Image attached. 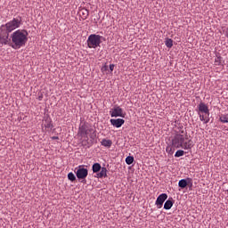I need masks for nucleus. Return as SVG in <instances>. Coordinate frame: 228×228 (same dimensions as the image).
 <instances>
[{
    "label": "nucleus",
    "instance_id": "39448f33",
    "mask_svg": "<svg viewBox=\"0 0 228 228\" xmlns=\"http://www.w3.org/2000/svg\"><path fill=\"white\" fill-rule=\"evenodd\" d=\"M102 37L96 34H91L87 40V46L89 49H96L97 47H100L102 44Z\"/></svg>",
    "mask_w": 228,
    "mask_h": 228
},
{
    "label": "nucleus",
    "instance_id": "b1692460",
    "mask_svg": "<svg viewBox=\"0 0 228 228\" xmlns=\"http://www.w3.org/2000/svg\"><path fill=\"white\" fill-rule=\"evenodd\" d=\"M224 37H226V38H228V27L226 28H224Z\"/></svg>",
    "mask_w": 228,
    "mask_h": 228
},
{
    "label": "nucleus",
    "instance_id": "a211bd4d",
    "mask_svg": "<svg viewBox=\"0 0 228 228\" xmlns=\"http://www.w3.org/2000/svg\"><path fill=\"white\" fill-rule=\"evenodd\" d=\"M178 186L182 189H184L188 186V183H187V180L186 179H181L179 181V183H178Z\"/></svg>",
    "mask_w": 228,
    "mask_h": 228
},
{
    "label": "nucleus",
    "instance_id": "4468645a",
    "mask_svg": "<svg viewBox=\"0 0 228 228\" xmlns=\"http://www.w3.org/2000/svg\"><path fill=\"white\" fill-rule=\"evenodd\" d=\"M107 168L105 167H102L101 168V172L100 173H97V177L98 178H103V177H107Z\"/></svg>",
    "mask_w": 228,
    "mask_h": 228
},
{
    "label": "nucleus",
    "instance_id": "5701e85b",
    "mask_svg": "<svg viewBox=\"0 0 228 228\" xmlns=\"http://www.w3.org/2000/svg\"><path fill=\"white\" fill-rule=\"evenodd\" d=\"M68 179L71 182H75L76 181V176L72 172H69L68 174Z\"/></svg>",
    "mask_w": 228,
    "mask_h": 228
},
{
    "label": "nucleus",
    "instance_id": "423d86ee",
    "mask_svg": "<svg viewBox=\"0 0 228 228\" xmlns=\"http://www.w3.org/2000/svg\"><path fill=\"white\" fill-rule=\"evenodd\" d=\"M110 114L111 118H125L126 113H124L123 109L120 106L116 105L110 111Z\"/></svg>",
    "mask_w": 228,
    "mask_h": 228
},
{
    "label": "nucleus",
    "instance_id": "f8f14e48",
    "mask_svg": "<svg viewBox=\"0 0 228 228\" xmlns=\"http://www.w3.org/2000/svg\"><path fill=\"white\" fill-rule=\"evenodd\" d=\"M79 15H80L81 19H83V20H86V19H87V17L89 15V11L86 8H82L79 11Z\"/></svg>",
    "mask_w": 228,
    "mask_h": 228
},
{
    "label": "nucleus",
    "instance_id": "6e6552de",
    "mask_svg": "<svg viewBox=\"0 0 228 228\" xmlns=\"http://www.w3.org/2000/svg\"><path fill=\"white\" fill-rule=\"evenodd\" d=\"M168 196L167 193H161L156 200V206L158 207V208H161L163 204L165 203V201L167 200Z\"/></svg>",
    "mask_w": 228,
    "mask_h": 228
},
{
    "label": "nucleus",
    "instance_id": "1a4fd4ad",
    "mask_svg": "<svg viewBox=\"0 0 228 228\" xmlns=\"http://www.w3.org/2000/svg\"><path fill=\"white\" fill-rule=\"evenodd\" d=\"M110 124L116 127L120 128L125 124V119L123 118H111Z\"/></svg>",
    "mask_w": 228,
    "mask_h": 228
},
{
    "label": "nucleus",
    "instance_id": "f257e3e1",
    "mask_svg": "<svg viewBox=\"0 0 228 228\" xmlns=\"http://www.w3.org/2000/svg\"><path fill=\"white\" fill-rule=\"evenodd\" d=\"M22 22L21 18H13L12 20L0 26V45H8L12 39V48L19 50L24 47L28 42V31L25 29H18ZM14 29H18L14 31ZM11 35V38L9 35Z\"/></svg>",
    "mask_w": 228,
    "mask_h": 228
},
{
    "label": "nucleus",
    "instance_id": "6ab92c4d",
    "mask_svg": "<svg viewBox=\"0 0 228 228\" xmlns=\"http://www.w3.org/2000/svg\"><path fill=\"white\" fill-rule=\"evenodd\" d=\"M214 65L215 66H221L222 65V57L221 56L216 57V60L214 61Z\"/></svg>",
    "mask_w": 228,
    "mask_h": 228
},
{
    "label": "nucleus",
    "instance_id": "bb28decb",
    "mask_svg": "<svg viewBox=\"0 0 228 228\" xmlns=\"http://www.w3.org/2000/svg\"><path fill=\"white\" fill-rule=\"evenodd\" d=\"M42 99H43V94H41V95L38 96V101H39V102H41Z\"/></svg>",
    "mask_w": 228,
    "mask_h": 228
},
{
    "label": "nucleus",
    "instance_id": "7ed1b4c3",
    "mask_svg": "<svg viewBox=\"0 0 228 228\" xmlns=\"http://www.w3.org/2000/svg\"><path fill=\"white\" fill-rule=\"evenodd\" d=\"M77 135L81 138H86V140L82 141L83 146H86V143H88V135H90L91 139H94L96 134L91 124L83 122L79 125Z\"/></svg>",
    "mask_w": 228,
    "mask_h": 228
},
{
    "label": "nucleus",
    "instance_id": "412c9836",
    "mask_svg": "<svg viewBox=\"0 0 228 228\" xmlns=\"http://www.w3.org/2000/svg\"><path fill=\"white\" fill-rule=\"evenodd\" d=\"M134 161V159L133 156H127L126 159V162L128 166L132 165Z\"/></svg>",
    "mask_w": 228,
    "mask_h": 228
},
{
    "label": "nucleus",
    "instance_id": "f03ea898",
    "mask_svg": "<svg viewBox=\"0 0 228 228\" xmlns=\"http://www.w3.org/2000/svg\"><path fill=\"white\" fill-rule=\"evenodd\" d=\"M188 140V134L187 131L184 129H180L176 131L175 135L172 139V144L176 149H183L185 151H189L192 148L191 140ZM187 141V142H185Z\"/></svg>",
    "mask_w": 228,
    "mask_h": 228
},
{
    "label": "nucleus",
    "instance_id": "dca6fc26",
    "mask_svg": "<svg viewBox=\"0 0 228 228\" xmlns=\"http://www.w3.org/2000/svg\"><path fill=\"white\" fill-rule=\"evenodd\" d=\"M102 166L100 163L96 162L93 165V173L97 174L101 171Z\"/></svg>",
    "mask_w": 228,
    "mask_h": 228
},
{
    "label": "nucleus",
    "instance_id": "9b49d317",
    "mask_svg": "<svg viewBox=\"0 0 228 228\" xmlns=\"http://www.w3.org/2000/svg\"><path fill=\"white\" fill-rule=\"evenodd\" d=\"M174 206V200L173 198H169L164 204V209L170 210Z\"/></svg>",
    "mask_w": 228,
    "mask_h": 228
},
{
    "label": "nucleus",
    "instance_id": "c85d7f7f",
    "mask_svg": "<svg viewBox=\"0 0 228 228\" xmlns=\"http://www.w3.org/2000/svg\"><path fill=\"white\" fill-rule=\"evenodd\" d=\"M187 180L191 181V178H187Z\"/></svg>",
    "mask_w": 228,
    "mask_h": 228
},
{
    "label": "nucleus",
    "instance_id": "cd10ccee",
    "mask_svg": "<svg viewBox=\"0 0 228 228\" xmlns=\"http://www.w3.org/2000/svg\"><path fill=\"white\" fill-rule=\"evenodd\" d=\"M52 139L53 140H59V137L58 136H53Z\"/></svg>",
    "mask_w": 228,
    "mask_h": 228
},
{
    "label": "nucleus",
    "instance_id": "aec40b11",
    "mask_svg": "<svg viewBox=\"0 0 228 228\" xmlns=\"http://www.w3.org/2000/svg\"><path fill=\"white\" fill-rule=\"evenodd\" d=\"M174 44H173V40L171 38H167L166 40V46L168 48V49H171L173 47Z\"/></svg>",
    "mask_w": 228,
    "mask_h": 228
},
{
    "label": "nucleus",
    "instance_id": "9d476101",
    "mask_svg": "<svg viewBox=\"0 0 228 228\" xmlns=\"http://www.w3.org/2000/svg\"><path fill=\"white\" fill-rule=\"evenodd\" d=\"M44 122L45 129H53V125L52 124V118L49 116L45 117Z\"/></svg>",
    "mask_w": 228,
    "mask_h": 228
},
{
    "label": "nucleus",
    "instance_id": "20e7f679",
    "mask_svg": "<svg viewBox=\"0 0 228 228\" xmlns=\"http://www.w3.org/2000/svg\"><path fill=\"white\" fill-rule=\"evenodd\" d=\"M198 116H200V121L203 122V124L207 125L209 123L210 112L206 103L200 102V105H198Z\"/></svg>",
    "mask_w": 228,
    "mask_h": 228
},
{
    "label": "nucleus",
    "instance_id": "f3484780",
    "mask_svg": "<svg viewBox=\"0 0 228 228\" xmlns=\"http://www.w3.org/2000/svg\"><path fill=\"white\" fill-rule=\"evenodd\" d=\"M219 121L223 124H228V113L221 114Z\"/></svg>",
    "mask_w": 228,
    "mask_h": 228
},
{
    "label": "nucleus",
    "instance_id": "a878e982",
    "mask_svg": "<svg viewBox=\"0 0 228 228\" xmlns=\"http://www.w3.org/2000/svg\"><path fill=\"white\" fill-rule=\"evenodd\" d=\"M102 71H107L108 70V66L104 65L102 69Z\"/></svg>",
    "mask_w": 228,
    "mask_h": 228
},
{
    "label": "nucleus",
    "instance_id": "ddd939ff",
    "mask_svg": "<svg viewBox=\"0 0 228 228\" xmlns=\"http://www.w3.org/2000/svg\"><path fill=\"white\" fill-rule=\"evenodd\" d=\"M102 146L106 147V148H110L112 146V141L110 139H102L101 142Z\"/></svg>",
    "mask_w": 228,
    "mask_h": 228
},
{
    "label": "nucleus",
    "instance_id": "2eb2a0df",
    "mask_svg": "<svg viewBox=\"0 0 228 228\" xmlns=\"http://www.w3.org/2000/svg\"><path fill=\"white\" fill-rule=\"evenodd\" d=\"M176 147L174 146V144L172 143V145H168L166 149V151L168 153V155H174Z\"/></svg>",
    "mask_w": 228,
    "mask_h": 228
},
{
    "label": "nucleus",
    "instance_id": "4be33fe9",
    "mask_svg": "<svg viewBox=\"0 0 228 228\" xmlns=\"http://www.w3.org/2000/svg\"><path fill=\"white\" fill-rule=\"evenodd\" d=\"M184 156V151L183 150H178L175 155V158H181Z\"/></svg>",
    "mask_w": 228,
    "mask_h": 228
},
{
    "label": "nucleus",
    "instance_id": "393cba45",
    "mask_svg": "<svg viewBox=\"0 0 228 228\" xmlns=\"http://www.w3.org/2000/svg\"><path fill=\"white\" fill-rule=\"evenodd\" d=\"M114 69H115V65H114V64H110V70L111 72H113Z\"/></svg>",
    "mask_w": 228,
    "mask_h": 228
},
{
    "label": "nucleus",
    "instance_id": "0eeeda50",
    "mask_svg": "<svg viewBox=\"0 0 228 228\" xmlns=\"http://www.w3.org/2000/svg\"><path fill=\"white\" fill-rule=\"evenodd\" d=\"M76 175L78 180H85L88 175V169L85 168L83 166H79L76 172Z\"/></svg>",
    "mask_w": 228,
    "mask_h": 228
}]
</instances>
